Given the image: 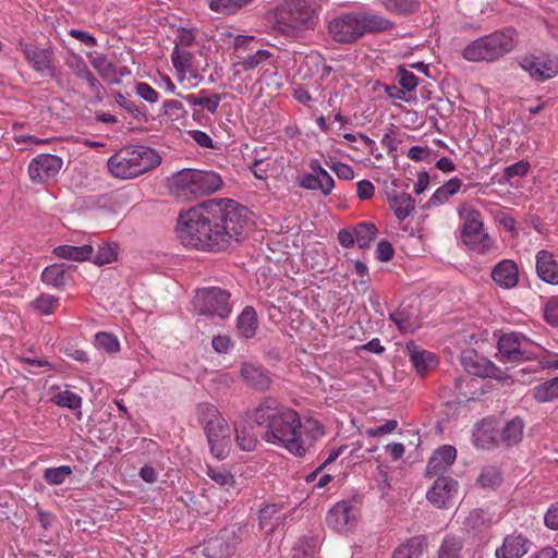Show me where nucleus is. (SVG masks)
Instances as JSON below:
<instances>
[{"label": "nucleus", "instance_id": "f8f14e48", "mask_svg": "<svg viewBox=\"0 0 558 558\" xmlns=\"http://www.w3.org/2000/svg\"><path fill=\"white\" fill-rule=\"evenodd\" d=\"M63 166V160L52 154H40L28 165V174L33 183H46L56 178Z\"/></svg>", "mask_w": 558, "mask_h": 558}, {"label": "nucleus", "instance_id": "052dcab7", "mask_svg": "<svg viewBox=\"0 0 558 558\" xmlns=\"http://www.w3.org/2000/svg\"><path fill=\"white\" fill-rule=\"evenodd\" d=\"M398 83L405 92H412L417 87V77L405 69H399Z\"/></svg>", "mask_w": 558, "mask_h": 558}, {"label": "nucleus", "instance_id": "de8ad7c7", "mask_svg": "<svg viewBox=\"0 0 558 558\" xmlns=\"http://www.w3.org/2000/svg\"><path fill=\"white\" fill-rule=\"evenodd\" d=\"M51 401L59 407L71 410H76L82 405V398L71 390L59 391L51 398Z\"/></svg>", "mask_w": 558, "mask_h": 558}, {"label": "nucleus", "instance_id": "603ef678", "mask_svg": "<svg viewBox=\"0 0 558 558\" xmlns=\"http://www.w3.org/2000/svg\"><path fill=\"white\" fill-rule=\"evenodd\" d=\"M282 508L283 506L280 504H265L258 511L259 529L266 530Z\"/></svg>", "mask_w": 558, "mask_h": 558}, {"label": "nucleus", "instance_id": "774afa93", "mask_svg": "<svg viewBox=\"0 0 558 558\" xmlns=\"http://www.w3.org/2000/svg\"><path fill=\"white\" fill-rule=\"evenodd\" d=\"M544 523L550 530H558V502L548 508L544 515Z\"/></svg>", "mask_w": 558, "mask_h": 558}, {"label": "nucleus", "instance_id": "864d4df0", "mask_svg": "<svg viewBox=\"0 0 558 558\" xmlns=\"http://www.w3.org/2000/svg\"><path fill=\"white\" fill-rule=\"evenodd\" d=\"M90 63L104 80H110L116 75L114 65L104 54H96Z\"/></svg>", "mask_w": 558, "mask_h": 558}, {"label": "nucleus", "instance_id": "7c9ffc66", "mask_svg": "<svg viewBox=\"0 0 558 558\" xmlns=\"http://www.w3.org/2000/svg\"><path fill=\"white\" fill-rule=\"evenodd\" d=\"M391 210L399 220L408 218L415 208L414 198L408 193H393L388 196Z\"/></svg>", "mask_w": 558, "mask_h": 558}, {"label": "nucleus", "instance_id": "473e14b6", "mask_svg": "<svg viewBox=\"0 0 558 558\" xmlns=\"http://www.w3.org/2000/svg\"><path fill=\"white\" fill-rule=\"evenodd\" d=\"M258 326L256 311L246 306L238 317L236 329L242 338L251 339L255 336Z\"/></svg>", "mask_w": 558, "mask_h": 558}, {"label": "nucleus", "instance_id": "c756f323", "mask_svg": "<svg viewBox=\"0 0 558 558\" xmlns=\"http://www.w3.org/2000/svg\"><path fill=\"white\" fill-rule=\"evenodd\" d=\"M93 252L92 245L88 244L82 246L64 244L54 247L52 251L53 255L58 258L78 263L89 260L93 257Z\"/></svg>", "mask_w": 558, "mask_h": 558}, {"label": "nucleus", "instance_id": "dca6fc26", "mask_svg": "<svg viewBox=\"0 0 558 558\" xmlns=\"http://www.w3.org/2000/svg\"><path fill=\"white\" fill-rule=\"evenodd\" d=\"M21 50L24 57L38 73H46L51 77L57 74L53 64V50L51 48H38L29 44H21Z\"/></svg>", "mask_w": 558, "mask_h": 558}, {"label": "nucleus", "instance_id": "b1692460", "mask_svg": "<svg viewBox=\"0 0 558 558\" xmlns=\"http://www.w3.org/2000/svg\"><path fill=\"white\" fill-rule=\"evenodd\" d=\"M271 57L270 51L257 48L254 52L232 63L231 70L233 77L241 76L245 72L263 66Z\"/></svg>", "mask_w": 558, "mask_h": 558}, {"label": "nucleus", "instance_id": "13d9d810", "mask_svg": "<svg viewBox=\"0 0 558 558\" xmlns=\"http://www.w3.org/2000/svg\"><path fill=\"white\" fill-rule=\"evenodd\" d=\"M137 96L149 104H156L159 100L158 92L153 88L148 83L140 82L135 86Z\"/></svg>", "mask_w": 558, "mask_h": 558}, {"label": "nucleus", "instance_id": "a878e982", "mask_svg": "<svg viewBox=\"0 0 558 558\" xmlns=\"http://www.w3.org/2000/svg\"><path fill=\"white\" fill-rule=\"evenodd\" d=\"M298 184L304 190L319 191L323 196H329L335 189V180L329 173L303 174Z\"/></svg>", "mask_w": 558, "mask_h": 558}, {"label": "nucleus", "instance_id": "ddd939ff", "mask_svg": "<svg viewBox=\"0 0 558 558\" xmlns=\"http://www.w3.org/2000/svg\"><path fill=\"white\" fill-rule=\"evenodd\" d=\"M520 66L538 82H544L558 74V59L553 56L526 57L522 59Z\"/></svg>", "mask_w": 558, "mask_h": 558}, {"label": "nucleus", "instance_id": "412c9836", "mask_svg": "<svg viewBox=\"0 0 558 558\" xmlns=\"http://www.w3.org/2000/svg\"><path fill=\"white\" fill-rule=\"evenodd\" d=\"M532 542L522 534H510L495 550L496 558H521L530 550Z\"/></svg>", "mask_w": 558, "mask_h": 558}, {"label": "nucleus", "instance_id": "49530a36", "mask_svg": "<svg viewBox=\"0 0 558 558\" xmlns=\"http://www.w3.org/2000/svg\"><path fill=\"white\" fill-rule=\"evenodd\" d=\"M477 483L484 488H496L502 483V475L498 468L486 466L482 470Z\"/></svg>", "mask_w": 558, "mask_h": 558}, {"label": "nucleus", "instance_id": "69168bd1", "mask_svg": "<svg viewBox=\"0 0 558 558\" xmlns=\"http://www.w3.org/2000/svg\"><path fill=\"white\" fill-rule=\"evenodd\" d=\"M248 168L252 170L255 178L265 180L271 167L269 161L253 160Z\"/></svg>", "mask_w": 558, "mask_h": 558}, {"label": "nucleus", "instance_id": "a19ab883", "mask_svg": "<svg viewBox=\"0 0 558 558\" xmlns=\"http://www.w3.org/2000/svg\"><path fill=\"white\" fill-rule=\"evenodd\" d=\"M193 54L186 49L174 47L171 53V62L177 70L180 80H183L185 73L192 66Z\"/></svg>", "mask_w": 558, "mask_h": 558}, {"label": "nucleus", "instance_id": "e2e57ef3", "mask_svg": "<svg viewBox=\"0 0 558 558\" xmlns=\"http://www.w3.org/2000/svg\"><path fill=\"white\" fill-rule=\"evenodd\" d=\"M530 169V163L524 160H520L513 165L508 166L505 170V177L511 179L514 177H524Z\"/></svg>", "mask_w": 558, "mask_h": 558}, {"label": "nucleus", "instance_id": "4be33fe9", "mask_svg": "<svg viewBox=\"0 0 558 558\" xmlns=\"http://www.w3.org/2000/svg\"><path fill=\"white\" fill-rule=\"evenodd\" d=\"M66 66L81 80L87 82L90 90L101 98L105 89L99 81L88 70L86 62L80 54H71L65 62Z\"/></svg>", "mask_w": 558, "mask_h": 558}, {"label": "nucleus", "instance_id": "f03ea898", "mask_svg": "<svg viewBox=\"0 0 558 558\" xmlns=\"http://www.w3.org/2000/svg\"><path fill=\"white\" fill-rule=\"evenodd\" d=\"M254 420L258 425L267 424L263 436L267 442L282 447L290 453H300L301 420L296 411L282 407L272 397H266L255 409Z\"/></svg>", "mask_w": 558, "mask_h": 558}, {"label": "nucleus", "instance_id": "c9c22d12", "mask_svg": "<svg viewBox=\"0 0 558 558\" xmlns=\"http://www.w3.org/2000/svg\"><path fill=\"white\" fill-rule=\"evenodd\" d=\"M318 548L315 536H301L292 547V558H314Z\"/></svg>", "mask_w": 558, "mask_h": 558}, {"label": "nucleus", "instance_id": "37998d69", "mask_svg": "<svg viewBox=\"0 0 558 558\" xmlns=\"http://www.w3.org/2000/svg\"><path fill=\"white\" fill-rule=\"evenodd\" d=\"M60 305V299L58 296L41 293L33 302L32 307L41 315L53 314Z\"/></svg>", "mask_w": 558, "mask_h": 558}, {"label": "nucleus", "instance_id": "39448f33", "mask_svg": "<svg viewBox=\"0 0 558 558\" xmlns=\"http://www.w3.org/2000/svg\"><path fill=\"white\" fill-rule=\"evenodd\" d=\"M160 163L157 151L147 146H128L112 155L107 162L109 172L119 179L136 178Z\"/></svg>", "mask_w": 558, "mask_h": 558}, {"label": "nucleus", "instance_id": "09e8293b", "mask_svg": "<svg viewBox=\"0 0 558 558\" xmlns=\"http://www.w3.org/2000/svg\"><path fill=\"white\" fill-rule=\"evenodd\" d=\"M457 456H432L427 464V473L437 475L446 472L456 461Z\"/></svg>", "mask_w": 558, "mask_h": 558}, {"label": "nucleus", "instance_id": "5701e85b", "mask_svg": "<svg viewBox=\"0 0 558 558\" xmlns=\"http://www.w3.org/2000/svg\"><path fill=\"white\" fill-rule=\"evenodd\" d=\"M461 364L471 375L486 377L490 374L494 365L486 357L477 354L473 349H465L461 353Z\"/></svg>", "mask_w": 558, "mask_h": 558}, {"label": "nucleus", "instance_id": "58836bf2", "mask_svg": "<svg viewBox=\"0 0 558 558\" xmlns=\"http://www.w3.org/2000/svg\"><path fill=\"white\" fill-rule=\"evenodd\" d=\"M254 0H209L208 7L211 11L221 14H234Z\"/></svg>", "mask_w": 558, "mask_h": 558}, {"label": "nucleus", "instance_id": "7ed1b4c3", "mask_svg": "<svg viewBox=\"0 0 558 558\" xmlns=\"http://www.w3.org/2000/svg\"><path fill=\"white\" fill-rule=\"evenodd\" d=\"M318 0H284L266 14L271 27L286 36L314 29L318 22Z\"/></svg>", "mask_w": 558, "mask_h": 558}, {"label": "nucleus", "instance_id": "c85d7f7f", "mask_svg": "<svg viewBox=\"0 0 558 558\" xmlns=\"http://www.w3.org/2000/svg\"><path fill=\"white\" fill-rule=\"evenodd\" d=\"M221 35L227 38L226 43L232 45L234 56L239 60L256 50L258 40L254 36L233 35L230 32H225Z\"/></svg>", "mask_w": 558, "mask_h": 558}, {"label": "nucleus", "instance_id": "5fc2aeb1", "mask_svg": "<svg viewBox=\"0 0 558 558\" xmlns=\"http://www.w3.org/2000/svg\"><path fill=\"white\" fill-rule=\"evenodd\" d=\"M118 257V245L116 243H106L97 251L94 263L106 265L114 262Z\"/></svg>", "mask_w": 558, "mask_h": 558}, {"label": "nucleus", "instance_id": "9d476101", "mask_svg": "<svg viewBox=\"0 0 558 558\" xmlns=\"http://www.w3.org/2000/svg\"><path fill=\"white\" fill-rule=\"evenodd\" d=\"M531 341L522 335L505 333L498 341V359L502 363H514L537 357V354L529 349Z\"/></svg>", "mask_w": 558, "mask_h": 558}, {"label": "nucleus", "instance_id": "c03bdc74", "mask_svg": "<svg viewBox=\"0 0 558 558\" xmlns=\"http://www.w3.org/2000/svg\"><path fill=\"white\" fill-rule=\"evenodd\" d=\"M390 319L398 326L402 333L413 332L418 328L416 318L404 310H399L390 314Z\"/></svg>", "mask_w": 558, "mask_h": 558}, {"label": "nucleus", "instance_id": "79ce46f5", "mask_svg": "<svg viewBox=\"0 0 558 558\" xmlns=\"http://www.w3.org/2000/svg\"><path fill=\"white\" fill-rule=\"evenodd\" d=\"M354 238L360 248H367L376 238L377 228L371 222H361L354 229Z\"/></svg>", "mask_w": 558, "mask_h": 558}, {"label": "nucleus", "instance_id": "423d86ee", "mask_svg": "<svg viewBox=\"0 0 558 558\" xmlns=\"http://www.w3.org/2000/svg\"><path fill=\"white\" fill-rule=\"evenodd\" d=\"M222 184L220 175L214 171L183 169L169 180L172 195L183 201H193L217 192Z\"/></svg>", "mask_w": 558, "mask_h": 558}, {"label": "nucleus", "instance_id": "f257e3e1", "mask_svg": "<svg viewBox=\"0 0 558 558\" xmlns=\"http://www.w3.org/2000/svg\"><path fill=\"white\" fill-rule=\"evenodd\" d=\"M246 208L232 199H213L180 213L175 232L185 247L223 252L239 243L247 226Z\"/></svg>", "mask_w": 558, "mask_h": 558}, {"label": "nucleus", "instance_id": "e433bc0d", "mask_svg": "<svg viewBox=\"0 0 558 558\" xmlns=\"http://www.w3.org/2000/svg\"><path fill=\"white\" fill-rule=\"evenodd\" d=\"M379 3L387 11L399 15L412 14L420 8L417 0H379Z\"/></svg>", "mask_w": 558, "mask_h": 558}, {"label": "nucleus", "instance_id": "8fccbe9b", "mask_svg": "<svg viewBox=\"0 0 558 558\" xmlns=\"http://www.w3.org/2000/svg\"><path fill=\"white\" fill-rule=\"evenodd\" d=\"M95 344L98 349H101L110 354L120 351V342L118 338L110 332H97L95 336Z\"/></svg>", "mask_w": 558, "mask_h": 558}, {"label": "nucleus", "instance_id": "a211bd4d", "mask_svg": "<svg viewBox=\"0 0 558 558\" xmlns=\"http://www.w3.org/2000/svg\"><path fill=\"white\" fill-rule=\"evenodd\" d=\"M535 270L538 279L551 286H558V256L548 250L535 255Z\"/></svg>", "mask_w": 558, "mask_h": 558}, {"label": "nucleus", "instance_id": "2eb2a0df", "mask_svg": "<svg viewBox=\"0 0 558 558\" xmlns=\"http://www.w3.org/2000/svg\"><path fill=\"white\" fill-rule=\"evenodd\" d=\"M402 456H388L384 460H376V468L378 470V488L380 498H386L391 487L390 482L402 475V468L404 461L401 460Z\"/></svg>", "mask_w": 558, "mask_h": 558}, {"label": "nucleus", "instance_id": "4468645a", "mask_svg": "<svg viewBox=\"0 0 558 558\" xmlns=\"http://www.w3.org/2000/svg\"><path fill=\"white\" fill-rule=\"evenodd\" d=\"M458 482L449 476H439L427 490V500L437 508H449L458 494Z\"/></svg>", "mask_w": 558, "mask_h": 558}, {"label": "nucleus", "instance_id": "a18cd8bd", "mask_svg": "<svg viewBox=\"0 0 558 558\" xmlns=\"http://www.w3.org/2000/svg\"><path fill=\"white\" fill-rule=\"evenodd\" d=\"M73 470L69 465H61L57 468H47L44 470L43 477L47 484L54 486L64 483L66 477L72 474Z\"/></svg>", "mask_w": 558, "mask_h": 558}, {"label": "nucleus", "instance_id": "4c0bfd02", "mask_svg": "<svg viewBox=\"0 0 558 558\" xmlns=\"http://www.w3.org/2000/svg\"><path fill=\"white\" fill-rule=\"evenodd\" d=\"M524 423L521 418L514 417L509 421L502 429L501 440L507 446L518 444L523 436Z\"/></svg>", "mask_w": 558, "mask_h": 558}, {"label": "nucleus", "instance_id": "bf43d9fd", "mask_svg": "<svg viewBox=\"0 0 558 558\" xmlns=\"http://www.w3.org/2000/svg\"><path fill=\"white\" fill-rule=\"evenodd\" d=\"M207 474L214 482L221 486H233L235 483L234 476L228 471L217 470L208 466Z\"/></svg>", "mask_w": 558, "mask_h": 558}, {"label": "nucleus", "instance_id": "f3484780", "mask_svg": "<svg viewBox=\"0 0 558 558\" xmlns=\"http://www.w3.org/2000/svg\"><path fill=\"white\" fill-rule=\"evenodd\" d=\"M356 520V511L348 500L337 502L326 515L327 525L336 531L351 530Z\"/></svg>", "mask_w": 558, "mask_h": 558}, {"label": "nucleus", "instance_id": "bb28decb", "mask_svg": "<svg viewBox=\"0 0 558 558\" xmlns=\"http://www.w3.org/2000/svg\"><path fill=\"white\" fill-rule=\"evenodd\" d=\"M241 377L247 385L257 390H266L270 387L271 379L268 373L254 364H243Z\"/></svg>", "mask_w": 558, "mask_h": 558}, {"label": "nucleus", "instance_id": "6e6d98bb", "mask_svg": "<svg viewBox=\"0 0 558 558\" xmlns=\"http://www.w3.org/2000/svg\"><path fill=\"white\" fill-rule=\"evenodd\" d=\"M235 438L240 450L242 451H253L256 448L257 439L256 437L247 429L243 428L241 430L235 429Z\"/></svg>", "mask_w": 558, "mask_h": 558}, {"label": "nucleus", "instance_id": "cd10ccee", "mask_svg": "<svg viewBox=\"0 0 558 558\" xmlns=\"http://www.w3.org/2000/svg\"><path fill=\"white\" fill-rule=\"evenodd\" d=\"M360 14V22L362 28V36L367 33H383L391 31L395 23L379 14L372 12H364Z\"/></svg>", "mask_w": 558, "mask_h": 558}, {"label": "nucleus", "instance_id": "1a4fd4ad", "mask_svg": "<svg viewBox=\"0 0 558 558\" xmlns=\"http://www.w3.org/2000/svg\"><path fill=\"white\" fill-rule=\"evenodd\" d=\"M194 310L199 316L225 319L230 316L232 311L230 293L217 287L198 291L194 298Z\"/></svg>", "mask_w": 558, "mask_h": 558}, {"label": "nucleus", "instance_id": "4d7b16f0", "mask_svg": "<svg viewBox=\"0 0 558 558\" xmlns=\"http://www.w3.org/2000/svg\"><path fill=\"white\" fill-rule=\"evenodd\" d=\"M486 513L481 509H474L465 518L464 525L470 530H480L486 525Z\"/></svg>", "mask_w": 558, "mask_h": 558}, {"label": "nucleus", "instance_id": "aec40b11", "mask_svg": "<svg viewBox=\"0 0 558 558\" xmlns=\"http://www.w3.org/2000/svg\"><path fill=\"white\" fill-rule=\"evenodd\" d=\"M405 354L409 356L413 367L421 376L436 368L438 360L435 353L422 349L413 341L407 343Z\"/></svg>", "mask_w": 558, "mask_h": 558}, {"label": "nucleus", "instance_id": "0e129e2a", "mask_svg": "<svg viewBox=\"0 0 558 558\" xmlns=\"http://www.w3.org/2000/svg\"><path fill=\"white\" fill-rule=\"evenodd\" d=\"M545 320L551 326H558V298H554L544 308Z\"/></svg>", "mask_w": 558, "mask_h": 558}, {"label": "nucleus", "instance_id": "6e6552de", "mask_svg": "<svg viewBox=\"0 0 558 558\" xmlns=\"http://www.w3.org/2000/svg\"><path fill=\"white\" fill-rule=\"evenodd\" d=\"M197 417L204 427L211 453H223L231 444V429L218 409L210 403L197 407Z\"/></svg>", "mask_w": 558, "mask_h": 558}, {"label": "nucleus", "instance_id": "72a5a7b5", "mask_svg": "<svg viewBox=\"0 0 558 558\" xmlns=\"http://www.w3.org/2000/svg\"><path fill=\"white\" fill-rule=\"evenodd\" d=\"M69 278L66 267L63 264L49 265L41 274L43 282L57 289H63L66 286Z\"/></svg>", "mask_w": 558, "mask_h": 558}, {"label": "nucleus", "instance_id": "680f3d73", "mask_svg": "<svg viewBox=\"0 0 558 558\" xmlns=\"http://www.w3.org/2000/svg\"><path fill=\"white\" fill-rule=\"evenodd\" d=\"M244 531V526L238 525L232 529H223L219 533L220 539L226 541L228 544L234 546L239 542H241V536Z\"/></svg>", "mask_w": 558, "mask_h": 558}, {"label": "nucleus", "instance_id": "2f4dec72", "mask_svg": "<svg viewBox=\"0 0 558 558\" xmlns=\"http://www.w3.org/2000/svg\"><path fill=\"white\" fill-rule=\"evenodd\" d=\"M426 546L424 536L411 537L393 550L391 558H421Z\"/></svg>", "mask_w": 558, "mask_h": 558}, {"label": "nucleus", "instance_id": "393cba45", "mask_svg": "<svg viewBox=\"0 0 558 558\" xmlns=\"http://www.w3.org/2000/svg\"><path fill=\"white\" fill-rule=\"evenodd\" d=\"M495 423L490 418L482 420L473 432V444L478 450H490L497 439Z\"/></svg>", "mask_w": 558, "mask_h": 558}, {"label": "nucleus", "instance_id": "f704fd0d", "mask_svg": "<svg viewBox=\"0 0 558 558\" xmlns=\"http://www.w3.org/2000/svg\"><path fill=\"white\" fill-rule=\"evenodd\" d=\"M223 96L225 95H220V94L208 95L207 90L202 89L196 95H194V94L186 95L185 100L191 106H198V107L205 108L208 112L214 114V113H216Z\"/></svg>", "mask_w": 558, "mask_h": 558}, {"label": "nucleus", "instance_id": "ea45409f", "mask_svg": "<svg viewBox=\"0 0 558 558\" xmlns=\"http://www.w3.org/2000/svg\"><path fill=\"white\" fill-rule=\"evenodd\" d=\"M533 397L538 402H549L558 398V376L534 387Z\"/></svg>", "mask_w": 558, "mask_h": 558}, {"label": "nucleus", "instance_id": "338daca9", "mask_svg": "<svg viewBox=\"0 0 558 558\" xmlns=\"http://www.w3.org/2000/svg\"><path fill=\"white\" fill-rule=\"evenodd\" d=\"M375 186L368 180H361L356 183V194L360 199L367 201L374 196Z\"/></svg>", "mask_w": 558, "mask_h": 558}, {"label": "nucleus", "instance_id": "3c124183", "mask_svg": "<svg viewBox=\"0 0 558 558\" xmlns=\"http://www.w3.org/2000/svg\"><path fill=\"white\" fill-rule=\"evenodd\" d=\"M461 542L457 537L447 536L440 545L438 558H461Z\"/></svg>", "mask_w": 558, "mask_h": 558}, {"label": "nucleus", "instance_id": "6ab92c4d", "mask_svg": "<svg viewBox=\"0 0 558 558\" xmlns=\"http://www.w3.org/2000/svg\"><path fill=\"white\" fill-rule=\"evenodd\" d=\"M490 277L499 288L513 289L519 283V267L512 259H502L493 267Z\"/></svg>", "mask_w": 558, "mask_h": 558}, {"label": "nucleus", "instance_id": "0eeeda50", "mask_svg": "<svg viewBox=\"0 0 558 558\" xmlns=\"http://www.w3.org/2000/svg\"><path fill=\"white\" fill-rule=\"evenodd\" d=\"M459 217L462 243L473 252L489 253L494 248L495 242L484 229L482 214L469 205H463L459 209Z\"/></svg>", "mask_w": 558, "mask_h": 558}, {"label": "nucleus", "instance_id": "20e7f679", "mask_svg": "<svg viewBox=\"0 0 558 558\" xmlns=\"http://www.w3.org/2000/svg\"><path fill=\"white\" fill-rule=\"evenodd\" d=\"M518 44V32L513 27H504L470 41L461 56L469 62H496L511 53Z\"/></svg>", "mask_w": 558, "mask_h": 558}, {"label": "nucleus", "instance_id": "9b49d317", "mask_svg": "<svg viewBox=\"0 0 558 558\" xmlns=\"http://www.w3.org/2000/svg\"><path fill=\"white\" fill-rule=\"evenodd\" d=\"M328 33L331 38L340 44H353L362 36L359 13H343L328 23Z\"/></svg>", "mask_w": 558, "mask_h": 558}]
</instances>
